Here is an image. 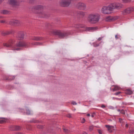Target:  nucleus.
I'll return each instance as SVG.
<instances>
[{"mask_svg": "<svg viewBox=\"0 0 134 134\" xmlns=\"http://www.w3.org/2000/svg\"><path fill=\"white\" fill-rule=\"evenodd\" d=\"M117 111H119V112H120H120H121V111H120V109H118V110H117Z\"/></svg>", "mask_w": 134, "mask_h": 134, "instance_id": "nucleus-51", "label": "nucleus"}, {"mask_svg": "<svg viewBox=\"0 0 134 134\" xmlns=\"http://www.w3.org/2000/svg\"><path fill=\"white\" fill-rule=\"evenodd\" d=\"M112 11V8L110 4L108 6H104L101 9L102 13L104 14H109Z\"/></svg>", "mask_w": 134, "mask_h": 134, "instance_id": "nucleus-2", "label": "nucleus"}, {"mask_svg": "<svg viewBox=\"0 0 134 134\" xmlns=\"http://www.w3.org/2000/svg\"><path fill=\"white\" fill-rule=\"evenodd\" d=\"M125 126L126 127H127L128 126V125L127 124H126L125 125Z\"/></svg>", "mask_w": 134, "mask_h": 134, "instance_id": "nucleus-48", "label": "nucleus"}, {"mask_svg": "<svg viewBox=\"0 0 134 134\" xmlns=\"http://www.w3.org/2000/svg\"><path fill=\"white\" fill-rule=\"evenodd\" d=\"M29 43L24 42H20L16 44V46L18 47H28L29 46Z\"/></svg>", "mask_w": 134, "mask_h": 134, "instance_id": "nucleus-5", "label": "nucleus"}, {"mask_svg": "<svg viewBox=\"0 0 134 134\" xmlns=\"http://www.w3.org/2000/svg\"><path fill=\"white\" fill-rule=\"evenodd\" d=\"M2 0H0V3L2 1Z\"/></svg>", "mask_w": 134, "mask_h": 134, "instance_id": "nucleus-54", "label": "nucleus"}, {"mask_svg": "<svg viewBox=\"0 0 134 134\" xmlns=\"http://www.w3.org/2000/svg\"><path fill=\"white\" fill-rule=\"evenodd\" d=\"M77 7L79 9L84 10L86 8V5L84 3H79L77 4Z\"/></svg>", "mask_w": 134, "mask_h": 134, "instance_id": "nucleus-9", "label": "nucleus"}, {"mask_svg": "<svg viewBox=\"0 0 134 134\" xmlns=\"http://www.w3.org/2000/svg\"><path fill=\"white\" fill-rule=\"evenodd\" d=\"M63 130H64V131L65 132H67L68 131V130H67V129H63Z\"/></svg>", "mask_w": 134, "mask_h": 134, "instance_id": "nucleus-42", "label": "nucleus"}, {"mask_svg": "<svg viewBox=\"0 0 134 134\" xmlns=\"http://www.w3.org/2000/svg\"><path fill=\"white\" fill-rule=\"evenodd\" d=\"M98 28L97 27H91V32H93L95 31Z\"/></svg>", "mask_w": 134, "mask_h": 134, "instance_id": "nucleus-25", "label": "nucleus"}, {"mask_svg": "<svg viewBox=\"0 0 134 134\" xmlns=\"http://www.w3.org/2000/svg\"><path fill=\"white\" fill-rule=\"evenodd\" d=\"M90 114H87V116H90Z\"/></svg>", "mask_w": 134, "mask_h": 134, "instance_id": "nucleus-50", "label": "nucleus"}, {"mask_svg": "<svg viewBox=\"0 0 134 134\" xmlns=\"http://www.w3.org/2000/svg\"><path fill=\"white\" fill-rule=\"evenodd\" d=\"M20 49L19 48L14 49V50H18Z\"/></svg>", "mask_w": 134, "mask_h": 134, "instance_id": "nucleus-47", "label": "nucleus"}, {"mask_svg": "<svg viewBox=\"0 0 134 134\" xmlns=\"http://www.w3.org/2000/svg\"><path fill=\"white\" fill-rule=\"evenodd\" d=\"M14 40L11 39L7 42L3 43V45L4 46L7 47H10L12 46V44L14 43Z\"/></svg>", "mask_w": 134, "mask_h": 134, "instance_id": "nucleus-4", "label": "nucleus"}, {"mask_svg": "<svg viewBox=\"0 0 134 134\" xmlns=\"http://www.w3.org/2000/svg\"><path fill=\"white\" fill-rule=\"evenodd\" d=\"M122 119L121 118H119V121L120 123H122Z\"/></svg>", "mask_w": 134, "mask_h": 134, "instance_id": "nucleus-40", "label": "nucleus"}, {"mask_svg": "<svg viewBox=\"0 0 134 134\" xmlns=\"http://www.w3.org/2000/svg\"><path fill=\"white\" fill-rule=\"evenodd\" d=\"M99 44H94V46L95 47H97L99 46Z\"/></svg>", "mask_w": 134, "mask_h": 134, "instance_id": "nucleus-39", "label": "nucleus"}, {"mask_svg": "<svg viewBox=\"0 0 134 134\" xmlns=\"http://www.w3.org/2000/svg\"><path fill=\"white\" fill-rule=\"evenodd\" d=\"M1 17L0 16V18H1Z\"/></svg>", "mask_w": 134, "mask_h": 134, "instance_id": "nucleus-55", "label": "nucleus"}, {"mask_svg": "<svg viewBox=\"0 0 134 134\" xmlns=\"http://www.w3.org/2000/svg\"><path fill=\"white\" fill-rule=\"evenodd\" d=\"M133 132V130L131 131H130V133L131 134H132Z\"/></svg>", "mask_w": 134, "mask_h": 134, "instance_id": "nucleus-46", "label": "nucleus"}, {"mask_svg": "<svg viewBox=\"0 0 134 134\" xmlns=\"http://www.w3.org/2000/svg\"><path fill=\"white\" fill-rule=\"evenodd\" d=\"M43 7L41 5H37L35 7V9L37 10H41L42 9Z\"/></svg>", "mask_w": 134, "mask_h": 134, "instance_id": "nucleus-24", "label": "nucleus"}, {"mask_svg": "<svg viewBox=\"0 0 134 134\" xmlns=\"http://www.w3.org/2000/svg\"><path fill=\"white\" fill-rule=\"evenodd\" d=\"M103 38V37H99L98 38V40L99 41H100L102 40V38Z\"/></svg>", "mask_w": 134, "mask_h": 134, "instance_id": "nucleus-41", "label": "nucleus"}, {"mask_svg": "<svg viewBox=\"0 0 134 134\" xmlns=\"http://www.w3.org/2000/svg\"><path fill=\"white\" fill-rule=\"evenodd\" d=\"M94 127L93 126H91L89 127V130L90 131H92L93 130Z\"/></svg>", "mask_w": 134, "mask_h": 134, "instance_id": "nucleus-31", "label": "nucleus"}, {"mask_svg": "<svg viewBox=\"0 0 134 134\" xmlns=\"http://www.w3.org/2000/svg\"><path fill=\"white\" fill-rule=\"evenodd\" d=\"M20 128L19 126H13L10 127V130H19Z\"/></svg>", "mask_w": 134, "mask_h": 134, "instance_id": "nucleus-17", "label": "nucleus"}, {"mask_svg": "<svg viewBox=\"0 0 134 134\" xmlns=\"http://www.w3.org/2000/svg\"><path fill=\"white\" fill-rule=\"evenodd\" d=\"M1 34L3 36H5V35H7L9 34V33H8L7 32H6L4 31H2L1 32Z\"/></svg>", "mask_w": 134, "mask_h": 134, "instance_id": "nucleus-27", "label": "nucleus"}, {"mask_svg": "<svg viewBox=\"0 0 134 134\" xmlns=\"http://www.w3.org/2000/svg\"><path fill=\"white\" fill-rule=\"evenodd\" d=\"M133 97L134 98V96H133Z\"/></svg>", "mask_w": 134, "mask_h": 134, "instance_id": "nucleus-56", "label": "nucleus"}, {"mask_svg": "<svg viewBox=\"0 0 134 134\" xmlns=\"http://www.w3.org/2000/svg\"><path fill=\"white\" fill-rule=\"evenodd\" d=\"M98 131L99 133L100 134H102V131L100 130H98Z\"/></svg>", "mask_w": 134, "mask_h": 134, "instance_id": "nucleus-36", "label": "nucleus"}, {"mask_svg": "<svg viewBox=\"0 0 134 134\" xmlns=\"http://www.w3.org/2000/svg\"><path fill=\"white\" fill-rule=\"evenodd\" d=\"M5 22V21L4 20H0V23H4Z\"/></svg>", "mask_w": 134, "mask_h": 134, "instance_id": "nucleus-44", "label": "nucleus"}, {"mask_svg": "<svg viewBox=\"0 0 134 134\" xmlns=\"http://www.w3.org/2000/svg\"><path fill=\"white\" fill-rule=\"evenodd\" d=\"M30 39L33 40L38 41L42 40V38L41 37H39L32 36L30 38Z\"/></svg>", "mask_w": 134, "mask_h": 134, "instance_id": "nucleus-16", "label": "nucleus"}, {"mask_svg": "<svg viewBox=\"0 0 134 134\" xmlns=\"http://www.w3.org/2000/svg\"><path fill=\"white\" fill-rule=\"evenodd\" d=\"M120 113L124 114H125V111L123 109H122Z\"/></svg>", "mask_w": 134, "mask_h": 134, "instance_id": "nucleus-35", "label": "nucleus"}, {"mask_svg": "<svg viewBox=\"0 0 134 134\" xmlns=\"http://www.w3.org/2000/svg\"><path fill=\"white\" fill-rule=\"evenodd\" d=\"M101 107L102 108H105V106L103 104L102 105Z\"/></svg>", "mask_w": 134, "mask_h": 134, "instance_id": "nucleus-43", "label": "nucleus"}, {"mask_svg": "<svg viewBox=\"0 0 134 134\" xmlns=\"http://www.w3.org/2000/svg\"><path fill=\"white\" fill-rule=\"evenodd\" d=\"M113 86L114 87V88L113 89V91L120 90L121 89L120 87L117 85H114Z\"/></svg>", "mask_w": 134, "mask_h": 134, "instance_id": "nucleus-20", "label": "nucleus"}, {"mask_svg": "<svg viewBox=\"0 0 134 134\" xmlns=\"http://www.w3.org/2000/svg\"><path fill=\"white\" fill-rule=\"evenodd\" d=\"M38 128H42V126L41 125H38L37 126Z\"/></svg>", "mask_w": 134, "mask_h": 134, "instance_id": "nucleus-45", "label": "nucleus"}, {"mask_svg": "<svg viewBox=\"0 0 134 134\" xmlns=\"http://www.w3.org/2000/svg\"><path fill=\"white\" fill-rule=\"evenodd\" d=\"M79 14L82 17L83 16L85 15V13L82 12H79Z\"/></svg>", "mask_w": 134, "mask_h": 134, "instance_id": "nucleus-26", "label": "nucleus"}, {"mask_svg": "<svg viewBox=\"0 0 134 134\" xmlns=\"http://www.w3.org/2000/svg\"><path fill=\"white\" fill-rule=\"evenodd\" d=\"M100 18L99 15L96 14H90L87 18L88 22L91 24H95L98 22Z\"/></svg>", "mask_w": 134, "mask_h": 134, "instance_id": "nucleus-1", "label": "nucleus"}, {"mask_svg": "<svg viewBox=\"0 0 134 134\" xmlns=\"http://www.w3.org/2000/svg\"><path fill=\"white\" fill-rule=\"evenodd\" d=\"M24 35L23 32H19L18 35L17 37L19 40H22L24 38Z\"/></svg>", "mask_w": 134, "mask_h": 134, "instance_id": "nucleus-14", "label": "nucleus"}, {"mask_svg": "<svg viewBox=\"0 0 134 134\" xmlns=\"http://www.w3.org/2000/svg\"><path fill=\"white\" fill-rule=\"evenodd\" d=\"M72 104L74 105H76L77 104L74 101L72 102Z\"/></svg>", "mask_w": 134, "mask_h": 134, "instance_id": "nucleus-38", "label": "nucleus"}, {"mask_svg": "<svg viewBox=\"0 0 134 134\" xmlns=\"http://www.w3.org/2000/svg\"><path fill=\"white\" fill-rule=\"evenodd\" d=\"M22 112H24V114H26L28 115H31L32 113L30 111L29 109H22L21 110Z\"/></svg>", "mask_w": 134, "mask_h": 134, "instance_id": "nucleus-18", "label": "nucleus"}, {"mask_svg": "<svg viewBox=\"0 0 134 134\" xmlns=\"http://www.w3.org/2000/svg\"><path fill=\"white\" fill-rule=\"evenodd\" d=\"M122 1L125 3H126L129 2H130L131 1V0H122Z\"/></svg>", "mask_w": 134, "mask_h": 134, "instance_id": "nucleus-34", "label": "nucleus"}, {"mask_svg": "<svg viewBox=\"0 0 134 134\" xmlns=\"http://www.w3.org/2000/svg\"><path fill=\"white\" fill-rule=\"evenodd\" d=\"M110 5L112 10L115 9H119L122 7V5L121 3H112Z\"/></svg>", "mask_w": 134, "mask_h": 134, "instance_id": "nucleus-3", "label": "nucleus"}, {"mask_svg": "<svg viewBox=\"0 0 134 134\" xmlns=\"http://www.w3.org/2000/svg\"><path fill=\"white\" fill-rule=\"evenodd\" d=\"M117 19L116 17H112L108 16L106 17L105 18V20L107 21H111L115 20Z\"/></svg>", "mask_w": 134, "mask_h": 134, "instance_id": "nucleus-10", "label": "nucleus"}, {"mask_svg": "<svg viewBox=\"0 0 134 134\" xmlns=\"http://www.w3.org/2000/svg\"><path fill=\"white\" fill-rule=\"evenodd\" d=\"M85 119L84 118H83L82 119V120H81V122L83 123H84L85 122Z\"/></svg>", "mask_w": 134, "mask_h": 134, "instance_id": "nucleus-37", "label": "nucleus"}, {"mask_svg": "<svg viewBox=\"0 0 134 134\" xmlns=\"http://www.w3.org/2000/svg\"><path fill=\"white\" fill-rule=\"evenodd\" d=\"M9 3L13 7H16L19 5V3L15 0H10L8 1Z\"/></svg>", "mask_w": 134, "mask_h": 134, "instance_id": "nucleus-8", "label": "nucleus"}, {"mask_svg": "<svg viewBox=\"0 0 134 134\" xmlns=\"http://www.w3.org/2000/svg\"><path fill=\"white\" fill-rule=\"evenodd\" d=\"M15 77L14 76H9L6 77L5 79L9 81H11L14 79Z\"/></svg>", "mask_w": 134, "mask_h": 134, "instance_id": "nucleus-19", "label": "nucleus"}, {"mask_svg": "<svg viewBox=\"0 0 134 134\" xmlns=\"http://www.w3.org/2000/svg\"><path fill=\"white\" fill-rule=\"evenodd\" d=\"M121 93V92L120 91H119L115 93L114 94L115 95H119Z\"/></svg>", "mask_w": 134, "mask_h": 134, "instance_id": "nucleus-33", "label": "nucleus"}, {"mask_svg": "<svg viewBox=\"0 0 134 134\" xmlns=\"http://www.w3.org/2000/svg\"><path fill=\"white\" fill-rule=\"evenodd\" d=\"M134 10V9L133 7H130L124 10L123 12V13L124 14H126L131 13Z\"/></svg>", "mask_w": 134, "mask_h": 134, "instance_id": "nucleus-7", "label": "nucleus"}, {"mask_svg": "<svg viewBox=\"0 0 134 134\" xmlns=\"http://www.w3.org/2000/svg\"><path fill=\"white\" fill-rule=\"evenodd\" d=\"M2 13L4 14H6L8 13V12L7 10H4L2 12Z\"/></svg>", "mask_w": 134, "mask_h": 134, "instance_id": "nucleus-32", "label": "nucleus"}, {"mask_svg": "<svg viewBox=\"0 0 134 134\" xmlns=\"http://www.w3.org/2000/svg\"><path fill=\"white\" fill-rule=\"evenodd\" d=\"M120 35L118 34L115 36V38L116 40L120 38Z\"/></svg>", "mask_w": 134, "mask_h": 134, "instance_id": "nucleus-29", "label": "nucleus"}, {"mask_svg": "<svg viewBox=\"0 0 134 134\" xmlns=\"http://www.w3.org/2000/svg\"><path fill=\"white\" fill-rule=\"evenodd\" d=\"M82 134H87V133L85 132H83Z\"/></svg>", "mask_w": 134, "mask_h": 134, "instance_id": "nucleus-49", "label": "nucleus"}, {"mask_svg": "<svg viewBox=\"0 0 134 134\" xmlns=\"http://www.w3.org/2000/svg\"><path fill=\"white\" fill-rule=\"evenodd\" d=\"M70 34V33L69 32H64V33L61 32L59 37L61 38H64L66 37Z\"/></svg>", "mask_w": 134, "mask_h": 134, "instance_id": "nucleus-13", "label": "nucleus"}, {"mask_svg": "<svg viewBox=\"0 0 134 134\" xmlns=\"http://www.w3.org/2000/svg\"><path fill=\"white\" fill-rule=\"evenodd\" d=\"M91 27H88L86 28V31L91 32Z\"/></svg>", "mask_w": 134, "mask_h": 134, "instance_id": "nucleus-30", "label": "nucleus"}, {"mask_svg": "<svg viewBox=\"0 0 134 134\" xmlns=\"http://www.w3.org/2000/svg\"><path fill=\"white\" fill-rule=\"evenodd\" d=\"M91 117H93V115H92L91 116Z\"/></svg>", "mask_w": 134, "mask_h": 134, "instance_id": "nucleus-53", "label": "nucleus"}, {"mask_svg": "<svg viewBox=\"0 0 134 134\" xmlns=\"http://www.w3.org/2000/svg\"><path fill=\"white\" fill-rule=\"evenodd\" d=\"M105 127L107 128L108 131L110 132L111 133L114 130V126L109 125H105Z\"/></svg>", "mask_w": 134, "mask_h": 134, "instance_id": "nucleus-12", "label": "nucleus"}, {"mask_svg": "<svg viewBox=\"0 0 134 134\" xmlns=\"http://www.w3.org/2000/svg\"><path fill=\"white\" fill-rule=\"evenodd\" d=\"M125 93L128 95H131L133 93L132 91L130 89H127L125 90Z\"/></svg>", "mask_w": 134, "mask_h": 134, "instance_id": "nucleus-22", "label": "nucleus"}, {"mask_svg": "<svg viewBox=\"0 0 134 134\" xmlns=\"http://www.w3.org/2000/svg\"><path fill=\"white\" fill-rule=\"evenodd\" d=\"M16 134H22L18 132V133H17Z\"/></svg>", "mask_w": 134, "mask_h": 134, "instance_id": "nucleus-52", "label": "nucleus"}, {"mask_svg": "<svg viewBox=\"0 0 134 134\" xmlns=\"http://www.w3.org/2000/svg\"><path fill=\"white\" fill-rule=\"evenodd\" d=\"M70 2V0H62L60 2V4L62 6L66 7L69 5Z\"/></svg>", "mask_w": 134, "mask_h": 134, "instance_id": "nucleus-6", "label": "nucleus"}, {"mask_svg": "<svg viewBox=\"0 0 134 134\" xmlns=\"http://www.w3.org/2000/svg\"><path fill=\"white\" fill-rule=\"evenodd\" d=\"M40 14L41 15V16L43 17L47 18L48 16L46 13L43 11L40 13Z\"/></svg>", "mask_w": 134, "mask_h": 134, "instance_id": "nucleus-21", "label": "nucleus"}, {"mask_svg": "<svg viewBox=\"0 0 134 134\" xmlns=\"http://www.w3.org/2000/svg\"><path fill=\"white\" fill-rule=\"evenodd\" d=\"M52 34L58 35L59 37L61 33V31L59 30H52L50 31Z\"/></svg>", "mask_w": 134, "mask_h": 134, "instance_id": "nucleus-11", "label": "nucleus"}, {"mask_svg": "<svg viewBox=\"0 0 134 134\" xmlns=\"http://www.w3.org/2000/svg\"><path fill=\"white\" fill-rule=\"evenodd\" d=\"M7 119L4 118H0V124L4 123L6 122Z\"/></svg>", "mask_w": 134, "mask_h": 134, "instance_id": "nucleus-23", "label": "nucleus"}, {"mask_svg": "<svg viewBox=\"0 0 134 134\" xmlns=\"http://www.w3.org/2000/svg\"><path fill=\"white\" fill-rule=\"evenodd\" d=\"M19 21L17 20H12L9 22V24L11 25H17L19 23Z\"/></svg>", "mask_w": 134, "mask_h": 134, "instance_id": "nucleus-15", "label": "nucleus"}, {"mask_svg": "<svg viewBox=\"0 0 134 134\" xmlns=\"http://www.w3.org/2000/svg\"><path fill=\"white\" fill-rule=\"evenodd\" d=\"M32 45H40L42 44V43L39 42H35L34 43H32Z\"/></svg>", "mask_w": 134, "mask_h": 134, "instance_id": "nucleus-28", "label": "nucleus"}]
</instances>
